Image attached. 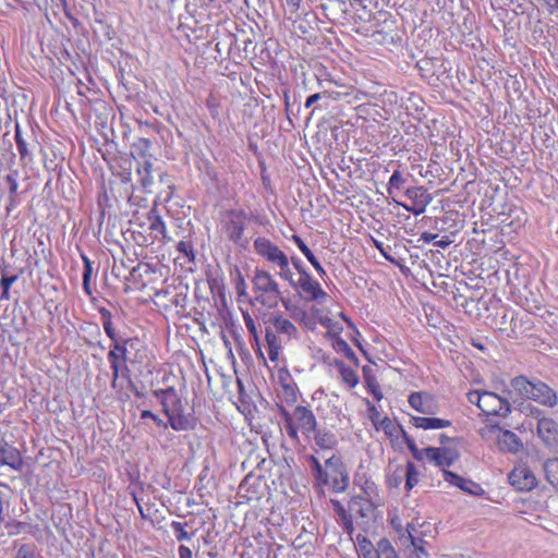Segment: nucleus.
I'll return each instance as SVG.
<instances>
[{"label":"nucleus","instance_id":"nucleus-1","mask_svg":"<svg viewBox=\"0 0 558 558\" xmlns=\"http://www.w3.org/2000/svg\"><path fill=\"white\" fill-rule=\"evenodd\" d=\"M281 416L284 421L286 432L294 442L300 441L299 430L306 439H311L316 430V417L313 411L306 407L298 405L292 412L282 409Z\"/></svg>","mask_w":558,"mask_h":558},{"label":"nucleus","instance_id":"nucleus-2","mask_svg":"<svg viewBox=\"0 0 558 558\" xmlns=\"http://www.w3.org/2000/svg\"><path fill=\"white\" fill-rule=\"evenodd\" d=\"M510 385L522 398L531 399L550 408L557 404V393L538 379L529 380L525 376H517L511 379Z\"/></svg>","mask_w":558,"mask_h":558},{"label":"nucleus","instance_id":"nucleus-3","mask_svg":"<svg viewBox=\"0 0 558 558\" xmlns=\"http://www.w3.org/2000/svg\"><path fill=\"white\" fill-rule=\"evenodd\" d=\"M252 283L254 291L257 293L255 300L260 305L271 310L277 307L280 299L286 308H288L287 301L281 298V291L278 282L268 271L256 268L252 278Z\"/></svg>","mask_w":558,"mask_h":558},{"label":"nucleus","instance_id":"nucleus-4","mask_svg":"<svg viewBox=\"0 0 558 558\" xmlns=\"http://www.w3.org/2000/svg\"><path fill=\"white\" fill-rule=\"evenodd\" d=\"M269 323L274 326L275 330L267 327L265 330V339L267 342L268 356L272 362L278 361L281 350L280 340L276 332L292 340L299 337V329L288 318L282 315H274L269 318Z\"/></svg>","mask_w":558,"mask_h":558},{"label":"nucleus","instance_id":"nucleus-5","mask_svg":"<svg viewBox=\"0 0 558 558\" xmlns=\"http://www.w3.org/2000/svg\"><path fill=\"white\" fill-rule=\"evenodd\" d=\"M318 482V486H329L335 493H342L349 486V474L342 460L338 456L328 458L325 462V470Z\"/></svg>","mask_w":558,"mask_h":558},{"label":"nucleus","instance_id":"nucleus-6","mask_svg":"<svg viewBox=\"0 0 558 558\" xmlns=\"http://www.w3.org/2000/svg\"><path fill=\"white\" fill-rule=\"evenodd\" d=\"M250 221V213L243 209H231L225 213L221 223L228 239L236 245L244 246L247 240L243 236V232Z\"/></svg>","mask_w":558,"mask_h":558},{"label":"nucleus","instance_id":"nucleus-7","mask_svg":"<svg viewBox=\"0 0 558 558\" xmlns=\"http://www.w3.org/2000/svg\"><path fill=\"white\" fill-rule=\"evenodd\" d=\"M480 409L487 415H496L500 417H507L511 412L509 401L490 391H484Z\"/></svg>","mask_w":558,"mask_h":558},{"label":"nucleus","instance_id":"nucleus-8","mask_svg":"<svg viewBox=\"0 0 558 558\" xmlns=\"http://www.w3.org/2000/svg\"><path fill=\"white\" fill-rule=\"evenodd\" d=\"M254 250L259 256L276 266L288 258L283 251H281L270 240L263 236H259L254 241Z\"/></svg>","mask_w":558,"mask_h":558},{"label":"nucleus","instance_id":"nucleus-9","mask_svg":"<svg viewBox=\"0 0 558 558\" xmlns=\"http://www.w3.org/2000/svg\"><path fill=\"white\" fill-rule=\"evenodd\" d=\"M168 425L177 432H185L195 428L196 418L192 413H186L181 402L167 415Z\"/></svg>","mask_w":558,"mask_h":558},{"label":"nucleus","instance_id":"nucleus-10","mask_svg":"<svg viewBox=\"0 0 558 558\" xmlns=\"http://www.w3.org/2000/svg\"><path fill=\"white\" fill-rule=\"evenodd\" d=\"M509 482L521 492H530L537 484L536 476L526 466L514 468L509 474Z\"/></svg>","mask_w":558,"mask_h":558},{"label":"nucleus","instance_id":"nucleus-11","mask_svg":"<svg viewBox=\"0 0 558 558\" xmlns=\"http://www.w3.org/2000/svg\"><path fill=\"white\" fill-rule=\"evenodd\" d=\"M293 289L299 290L300 295L307 302L319 301L327 298V293L322 289L319 282L313 278L295 281Z\"/></svg>","mask_w":558,"mask_h":558},{"label":"nucleus","instance_id":"nucleus-12","mask_svg":"<svg viewBox=\"0 0 558 558\" xmlns=\"http://www.w3.org/2000/svg\"><path fill=\"white\" fill-rule=\"evenodd\" d=\"M426 459L439 468L451 466L459 458V454L449 448H425Z\"/></svg>","mask_w":558,"mask_h":558},{"label":"nucleus","instance_id":"nucleus-13","mask_svg":"<svg viewBox=\"0 0 558 558\" xmlns=\"http://www.w3.org/2000/svg\"><path fill=\"white\" fill-rule=\"evenodd\" d=\"M0 463L15 471H21L24 465L20 451L3 438H0Z\"/></svg>","mask_w":558,"mask_h":558},{"label":"nucleus","instance_id":"nucleus-14","mask_svg":"<svg viewBox=\"0 0 558 558\" xmlns=\"http://www.w3.org/2000/svg\"><path fill=\"white\" fill-rule=\"evenodd\" d=\"M409 404L416 410L426 415H433L437 412V405L433 396L427 392H412L409 396Z\"/></svg>","mask_w":558,"mask_h":558},{"label":"nucleus","instance_id":"nucleus-15","mask_svg":"<svg viewBox=\"0 0 558 558\" xmlns=\"http://www.w3.org/2000/svg\"><path fill=\"white\" fill-rule=\"evenodd\" d=\"M341 96L342 94L338 92L324 90L322 93H316L306 98L305 108H310L315 105L311 112V116H314L317 110L327 109L331 101L340 99Z\"/></svg>","mask_w":558,"mask_h":558},{"label":"nucleus","instance_id":"nucleus-16","mask_svg":"<svg viewBox=\"0 0 558 558\" xmlns=\"http://www.w3.org/2000/svg\"><path fill=\"white\" fill-rule=\"evenodd\" d=\"M147 219L149 222L148 229L154 240H162L163 242L172 241V238L168 235L165 221L156 209L149 210L147 214Z\"/></svg>","mask_w":558,"mask_h":558},{"label":"nucleus","instance_id":"nucleus-17","mask_svg":"<svg viewBox=\"0 0 558 558\" xmlns=\"http://www.w3.org/2000/svg\"><path fill=\"white\" fill-rule=\"evenodd\" d=\"M537 434L545 444H555L558 440V423L549 417L538 418Z\"/></svg>","mask_w":558,"mask_h":558},{"label":"nucleus","instance_id":"nucleus-18","mask_svg":"<svg viewBox=\"0 0 558 558\" xmlns=\"http://www.w3.org/2000/svg\"><path fill=\"white\" fill-rule=\"evenodd\" d=\"M495 427L499 429L497 445L501 451L514 453L522 448V441L513 432L508 429L502 430L498 426Z\"/></svg>","mask_w":558,"mask_h":558},{"label":"nucleus","instance_id":"nucleus-19","mask_svg":"<svg viewBox=\"0 0 558 558\" xmlns=\"http://www.w3.org/2000/svg\"><path fill=\"white\" fill-rule=\"evenodd\" d=\"M410 422L417 428L440 429L451 426V422L438 417L411 416Z\"/></svg>","mask_w":558,"mask_h":558},{"label":"nucleus","instance_id":"nucleus-20","mask_svg":"<svg viewBox=\"0 0 558 558\" xmlns=\"http://www.w3.org/2000/svg\"><path fill=\"white\" fill-rule=\"evenodd\" d=\"M124 344L125 343H122V340L111 343L107 355L109 363H114L117 361L122 362L123 364L129 363L131 356H129V351Z\"/></svg>","mask_w":558,"mask_h":558},{"label":"nucleus","instance_id":"nucleus-21","mask_svg":"<svg viewBox=\"0 0 558 558\" xmlns=\"http://www.w3.org/2000/svg\"><path fill=\"white\" fill-rule=\"evenodd\" d=\"M405 196L415 205L427 204L432 202L433 197L424 186H412L405 190Z\"/></svg>","mask_w":558,"mask_h":558},{"label":"nucleus","instance_id":"nucleus-22","mask_svg":"<svg viewBox=\"0 0 558 558\" xmlns=\"http://www.w3.org/2000/svg\"><path fill=\"white\" fill-rule=\"evenodd\" d=\"M292 240L300 248V251L305 255L307 260L313 265V267L316 269L319 276L324 277L326 275L325 269L323 268L318 259L315 257L313 252L310 250V247L305 244V242L299 235H293Z\"/></svg>","mask_w":558,"mask_h":558},{"label":"nucleus","instance_id":"nucleus-23","mask_svg":"<svg viewBox=\"0 0 558 558\" xmlns=\"http://www.w3.org/2000/svg\"><path fill=\"white\" fill-rule=\"evenodd\" d=\"M315 444L322 449H332L338 440L337 436L327 429H316L314 433Z\"/></svg>","mask_w":558,"mask_h":558},{"label":"nucleus","instance_id":"nucleus-24","mask_svg":"<svg viewBox=\"0 0 558 558\" xmlns=\"http://www.w3.org/2000/svg\"><path fill=\"white\" fill-rule=\"evenodd\" d=\"M543 470L547 482L558 492V458L547 459Z\"/></svg>","mask_w":558,"mask_h":558},{"label":"nucleus","instance_id":"nucleus-25","mask_svg":"<svg viewBox=\"0 0 558 558\" xmlns=\"http://www.w3.org/2000/svg\"><path fill=\"white\" fill-rule=\"evenodd\" d=\"M356 548L363 558H375L377 555V545L374 546L372 542L363 534L356 535Z\"/></svg>","mask_w":558,"mask_h":558},{"label":"nucleus","instance_id":"nucleus-26","mask_svg":"<svg viewBox=\"0 0 558 558\" xmlns=\"http://www.w3.org/2000/svg\"><path fill=\"white\" fill-rule=\"evenodd\" d=\"M335 365L339 369L342 381L349 387L353 388L359 384V376L354 369L347 366L342 361H336Z\"/></svg>","mask_w":558,"mask_h":558},{"label":"nucleus","instance_id":"nucleus-27","mask_svg":"<svg viewBox=\"0 0 558 558\" xmlns=\"http://www.w3.org/2000/svg\"><path fill=\"white\" fill-rule=\"evenodd\" d=\"M332 348L337 352L342 353L343 355H345L352 363H354L355 365H359V359H357L356 354L350 348V345L348 344V342L345 340H343L340 337H333Z\"/></svg>","mask_w":558,"mask_h":558},{"label":"nucleus","instance_id":"nucleus-28","mask_svg":"<svg viewBox=\"0 0 558 558\" xmlns=\"http://www.w3.org/2000/svg\"><path fill=\"white\" fill-rule=\"evenodd\" d=\"M153 165L150 161L145 160L142 165L137 167V174L141 178V184L146 190L154 183V178L151 174Z\"/></svg>","mask_w":558,"mask_h":558},{"label":"nucleus","instance_id":"nucleus-29","mask_svg":"<svg viewBox=\"0 0 558 558\" xmlns=\"http://www.w3.org/2000/svg\"><path fill=\"white\" fill-rule=\"evenodd\" d=\"M181 401L177 390L173 387H168L167 396L161 402L163 413L168 415Z\"/></svg>","mask_w":558,"mask_h":558},{"label":"nucleus","instance_id":"nucleus-30","mask_svg":"<svg viewBox=\"0 0 558 558\" xmlns=\"http://www.w3.org/2000/svg\"><path fill=\"white\" fill-rule=\"evenodd\" d=\"M375 558H400L392 547L390 541L387 538H380L377 542V555Z\"/></svg>","mask_w":558,"mask_h":558},{"label":"nucleus","instance_id":"nucleus-31","mask_svg":"<svg viewBox=\"0 0 558 558\" xmlns=\"http://www.w3.org/2000/svg\"><path fill=\"white\" fill-rule=\"evenodd\" d=\"M14 558H43L36 545L22 544L14 556Z\"/></svg>","mask_w":558,"mask_h":558},{"label":"nucleus","instance_id":"nucleus-32","mask_svg":"<svg viewBox=\"0 0 558 558\" xmlns=\"http://www.w3.org/2000/svg\"><path fill=\"white\" fill-rule=\"evenodd\" d=\"M405 488L411 490L418 483V472L412 462H408L405 468Z\"/></svg>","mask_w":558,"mask_h":558},{"label":"nucleus","instance_id":"nucleus-33","mask_svg":"<svg viewBox=\"0 0 558 558\" xmlns=\"http://www.w3.org/2000/svg\"><path fill=\"white\" fill-rule=\"evenodd\" d=\"M399 426L400 425H396L388 416H385L379 421L378 428L383 429L388 437L392 438L398 437Z\"/></svg>","mask_w":558,"mask_h":558},{"label":"nucleus","instance_id":"nucleus-34","mask_svg":"<svg viewBox=\"0 0 558 558\" xmlns=\"http://www.w3.org/2000/svg\"><path fill=\"white\" fill-rule=\"evenodd\" d=\"M405 179L399 170L393 171L388 182V194L393 195L395 190L403 189Z\"/></svg>","mask_w":558,"mask_h":558},{"label":"nucleus","instance_id":"nucleus-35","mask_svg":"<svg viewBox=\"0 0 558 558\" xmlns=\"http://www.w3.org/2000/svg\"><path fill=\"white\" fill-rule=\"evenodd\" d=\"M371 372H372L371 367L364 366L363 367V377H364V380H365L369 391L377 399H379L381 397L380 395H377V390L379 389V387H378V384H377L375 377L371 375Z\"/></svg>","mask_w":558,"mask_h":558},{"label":"nucleus","instance_id":"nucleus-36","mask_svg":"<svg viewBox=\"0 0 558 558\" xmlns=\"http://www.w3.org/2000/svg\"><path fill=\"white\" fill-rule=\"evenodd\" d=\"M289 263H290V259L288 257L287 260H284L278 265V267L280 269L278 275L281 279L288 281L289 284L293 288L295 280L293 279V274L289 267Z\"/></svg>","mask_w":558,"mask_h":558},{"label":"nucleus","instance_id":"nucleus-37","mask_svg":"<svg viewBox=\"0 0 558 558\" xmlns=\"http://www.w3.org/2000/svg\"><path fill=\"white\" fill-rule=\"evenodd\" d=\"M307 460H308V464H310L311 471H312V473L314 475L315 483L317 485L319 480L323 476L322 474H323L325 468L322 465L319 460L316 457H314V456H310L307 458Z\"/></svg>","mask_w":558,"mask_h":558},{"label":"nucleus","instance_id":"nucleus-38","mask_svg":"<svg viewBox=\"0 0 558 558\" xmlns=\"http://www.w3.org/2000/svg\"><path fill=\"white\" fill-rule=\"evenodd\" d=\"M15 142L21 159H25L28 156V149L27 144L22 136L21 128L19 124L15 125Z\"/></svg>","mask_w":558,"mask_h":558},{"label":"nucleus","instance_id":"nucleus-39","mask_svg":"<svg viewBox=\"0 0 558 558\" xmlns=\"http://www.w3.org/2000/svg\"><path fill=\"white\" fill-rule=\"evenodd\" d=\"M186 525H187L186 522L185 523L178 522V521L171 522V527L175 534L177 539L180 542L189 541L191 538V535L185 531Z\"/></svg>","mask_w":558,"mask_h":558},{"label":"nucleus","instance_id":"nucleus-40","mask_svg":"<svg viewBox=\"0 0 558 558\" xmlns=\"http://www.w3.org/2000/svg\"><path fill=\"white\" fill-rule=\"evenodd\" d=\"M122 343H125V348L129 351V356L133 354V352L138 353V351H143L145 348L144 343L138 338H122Z\"/></svg>","mask_w":558,"mask_h":558},{"label":"nucleus","instance_id":"nucleus-41","mask_svg":"<svg viewBox=\"0 0 558 558\" xmlns=\"http://www.w3.org/2000/svg\"><path fill=\"white\" fill-rule=\"evenodd\" d=\"M461 490L466 492L472 495H478V492H482V488L478 484L471 480L463 478L461 480L460 485L458 486Z\"/></svg>","mask_w":558,"mask_h":558},{"label":"nucleus","instance_id":"nucleus-42","mask_svg":"<svg viewBox=\"0 0 558 558\" xmlns=\"http://www.w3.org/2000/svg\"><path fill=\"white\" fill-rule=\"evenodd\" d=\"M177 250L189 260H194V251L191 242L180 241L177 245Z\"/></svg>","mask_w":558,"mask_h":558},{"label":"nucleus","instance_id":"nucleus-43","mask_svg":"<svg viewBox=\"0 0 558 558\" xmlns=\"http://www.w3.org/2000/svg\"><path fill=\"white\" fill-rule=\"evenodd\" d=\"M244 317V324H245V327L248 331V333L252 336V338L258 342V332H257V327L255 325V322L254 319L252 318V316L246 313L243 315Z\"/></svg>","mask_w":558,"mask_h":558},{"label":"nucleus","instance_id":"nucleus-44","mask_svg":"<svg viewBox=\"0 0 558 558\" xmlns=\"http://www.w3.org/2000/svg\"><path fill=\"white\" fill-rule=\"evenodd\" d=\"M393 201L398 205H401L407 211L413 214L414 216L422 215L425 211L426 207L428 206L427 204H421V206H420V205H415V203H412V205L410 206V205L400 203V202L396 201L395 198H393Z\"/></svg>","mask_w":558,"mask_h":558},{"label":"nucleus","instance_id":"nucleus-45","mask_svg":"<svg viewBox=\"0 0 558 558\" xmlns=\"http://www.w3.org/2000/svg\"><path fill=\"white\" fill-rule=\"evenodd\" d=\"M141 418H143V420H144V418H150L151 421H154V423H155L157 426H159V427H161V428H163V429H166V428L169 426V425H168V422H165L163 420H161L160 417H158L156 414H154V413H153L151 411H149V410H144V411H142V413H141Z\"/></svg>","mask_w":558,"mask_h":558},{"label":"nucleus","instance_id":"nucleus-46","mask_svg":"<svg viewBox=\"0 0 558 558\" xmlns=\"http://www.w3.org/2000/svg\"><path fill=\"white\" fill-rule=\"evenodd\" d=\"M407 531H408V534H409V537L411 539V544L413 545V547L415 548V550L418 549V547H421L423 543V539L422 538H418V537H415L413 535V533L416 531V525L414 524V522H411V523H408V526H407Z\"/></svg>","mask_w":558,"mask_h":558},{"label":"nucleus","instance_id":"nucleus-47","mask_svg":"<svg viewBox=\"0 0 558 558\" xmlns=\"http://www.w3.org/2000/svg\"><path fill=\"white\" fill-rule=\"evenodd\" d=\"M405 477V471L404 468L398 466L391 476L389 477L390 484H393L396 487L399 486L402 482V480Z\"/></svg>","mask_w":558,"mask_h":558},{"label":"nucleus","instance_id":"nucleus-48","mask_svg":"<svg viewBox=\"0 0 558 558\" xmlns=\"http://www.w3.org/2000/svg\"><path fill=\"white\" fill-rule=\"evenodd\" d=\"M444 480L453 486H459L462 477L451 471L442 470Z\"/></svg>","mask_w":558,"mask_h":558},{"label":"nucleus","instance_id":"nucleus-49","mask_svg":"<svg viewBox=\"0 0 558 558\" xmlns=\"http://www.w3.org/2000/svg\"><path fill=\"white\" fill-rule=\"evenodd\" d=\"M102 326H104V330H105L106 335L112 340V343L116 342V341L122 340L121 337L117 336V332H116V330L113 328L112 320L111 322H105L102 324Z\"/></svg>","mask_w":558,"mask_h":558},{"label":"nucleus","instance_id":"nucleus-50","mask_svg":"<svg viewBox=\"0 0 558 558\" xmlns=\"http://www.w3.org/2000/svg\"><path fill=\"white\" fill-rule=\"evenodd\" d=\"M82 259H83V263H84L83 280H90L92 279V274H93L92 262L85 255H82Z\"/></svg>","mask_w":558,"mask_h":558},{"label":"nucleus","instance_id":"nucleus-51","mask_svg":"<svg viewBox=\"0 0 558 558\" xmlns=\"http://www.w3.org/2000/svg\"><path fill=\"white\" fill-rule=\"evenodd\" d=\"M409 450L413 454V458L416 459L417 461H422V460L426 459L425 448L422 450L418 449L415 442L410 444Z\"/></svg>","mask_w":558,"mask_h":558},{"label":"nucleus","instance_id":"nucleus-52","mask_svg":"<svg viewBox=\"0 0 558 558\" xmlns=\"http://www.w3.org/2000/svg\"><path fill=\"white\" fill-rule=\"evenodd\" d=\"M483 397H484V391L474 390V391H470L468 393L469 402L476 404L478 408H480V404H482Z\"/></svg>","mask_w":558,"mask_h":558},{"label":"nucleus","instance_id":"nucleus-53","mask_svg":"<svg viewBox=\"0 0 558 558\" xmlns=\"http://www.w3.org/2000/svg\"><path fill=\"white\" fill-rule=\"evenodd\" d=\"M17 280V276L16 275H13V276H8V275H2V278H1V287L3 290H10L11 286Z\"/></svg>","mask_w":558,"mask_h":558},{"label":"nucleus","instance_id":"nucleus-54","mask_svg":"<svg viewBox=\"0 0 558 558\" xmlns=\"http://www.w3.org/2000/svg\"><path fill=\"white\" fill-rule=\"evenodd\" d=\"M374 246L381 253V255L385 257V259L389 262H395V259L388 254L386 247L384 246L383 242L372 239Z\"/></svg>","mask_w":558,"mask_h":558},{"label":"nucleus","instance_id":"nucleus-55","mask_svg":"<svg viewBox=\"0 0 558 558\" xmlns=\"http://www.w3.org/2000/svg\"><path fill=\"white\" fill-rule=\"evenodd\" d=\"M246 283L243 276L239 272L235 281V289L239 295H243L245 293Z\"/></svg>","mask_w":558,"mask_h":558},{"label":"nucleus","instance_id":"nucleus-56","mask_svg":"<svg viewBox=\"0 0 558 558\" xmlns=\"http://www.w3.org/2000/svg\"><path fill=\"white\" fill-rule=\"evenodd\" d=\"M145 357H146V348H144L143 351H138V353L133 352V354H131V359L129 360V363H131V364L142 363Z\"/></svg>","mask_w":558,"mask_h":558},{"label":"nucleus","instance_id":"nucleus-57","mask_svg":"<svg viewBox=\"0 0 558 558\" xmlns=\"http://www.w3.org/2000/svg\"><path fill=\"white\" fill-rule=\"evenodd\" d=\"M369 417L373 422V424L376 426V428L378 429V426H379V421L383 418L380 417V414L379 412L376 410V408L374 405H372L369 409Z\"/></svg>","mask_w":558,"mask_h":558},{"label":"nucleus","instance_id":"nucleus-58","mask_svg":"<svg viewBox=\"0 0 558 558\" xmlns=\"http://www.w3.org/2000/svg\"><path fill=\"white\" fill-rule=\"evenodd\" d=\"M120 376L124 379H126L130 384V387L132 389H135L134 384L131 379V371L126 364L123 365V368L121 369Z\"/></svg>","mask_w":558,"mask_h":558},{"label":"nucleus","instance_id":"nucleus-59","mask_svg":"<svg viewBox=\"0 0 558 558\" xmlns=\"http://www.w3.org/2000/svg\"><path fill=\"white\" fill-rule=\"evenodd\" d=\"M122 362H114V363H109L110 364V368L112 371V376H114V379H118L120 377V373H121V369L123 368V366L121 365Z\"/></svg>","mask_w":558,"mask_h":558},{"label":"nucleus","instance_id":"nucleus-60","mask_svg":"<svg viewBox=\"0 0 558 558\" xmlns=\"http://www.w3.org/2000/svg\"><path fill=\"white\" fill-rule=\"evenodd\" d=\"M98 312H99V315H100L102 324L105 322H111L112 320V315H111V312L109 310H107L105 307H100L98 310Z\"/></svg>","mask_w":558,"mask_h":558},{"label":"nucleus","instance_id":"nucleus-61","mask_svg":"<svg viewBox=\"0 0 558 558\" xmlns=\"http://www.w3.org/2000/svg\"><path fill=\"white\" fill-rule=\"evenodd\" d=\"M179 557L180 558H192V550L189 547L181 545L179 547Z\"/></svg>","mask_w":558,"mask_h":558},{"label":"nucleus","instance_id":"nucleus-62","mask_svg":"<svg viewBox=\"0 0 558 558\" xmlns=\"http://www.w3.org/2000/svg\"><path fill=\"white\" fill-rule=\"evenodd\" d=\"M451 243H452V241L448 236H444L441 240L435 241L434 245L437 246V247L446 248Z\"/></svg>","mask_w":558,"mask_h":558},{"label":"nucleus","instance_id":"nucleus-63","mask_svg":"<svg viewBox=\"0 0 558 558\" xmlns=\"http://www.w3.org/2000/svg\"><path fill=\"white\" fill-rule=\"evenodd\" d=\"M437 234H434V233H429V232H423L421 234V240L424 242V243H430V242H435V240L437 239Z\"/></svg>","mask_w":558,"mask_h":558},{"label":"nucleus","instance_id":"nucleus-64","mask_svg":"<svg viewBox=\"0 0 558 558\" xmlns=\"http://www.w3.org/2000/svg\"><path fill=\"white\" fill-rule=\"evenodd\" d=\"M550 12L558 11V0H543Z\"/></svg>","mask_w":558,"mask_h":558}]
</instances>
